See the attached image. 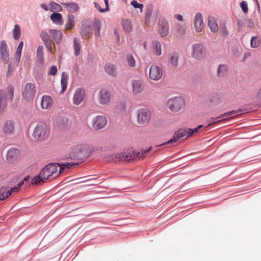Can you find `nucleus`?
Masks as SVG:
<instances>
[{
  "mask_svg": "<svg viewBox=\"0 0 261 261\" xmlns=\"http://www.w3.org/2000/svg\"><path fill=\"white\" fill-rule=\"evenodd\" d=\"M58 167L56 163H49L46 165L40 171L39 174L34 177L32 179V184L33 185H40L45 182L46 180H53L58 176L57 174Z\"/></svg>",
  "mask_w": 261,
  "mask_h": 261,
  "instance_id": "1",
  "label": "nucleus"
},
{
  "mask_svg": "<svg viewBox=\"0 0 261 261\" xmlns=\"http://www.w3.org/2000/svg\"><path fill=\"white\" fill-rule=\"evenodd\" d=\"M14 87L9 85L7 88L0 90V114H2L7 105V102H12L14 96Z\"/></svg>",
  "mask_w": 261,
  "mask_h": 261,
  "instance_id": "2",
  "label": "nucleus"
},
{
  "mask_svg": "<svg viewBox=\"0 0 261 261\" xmlns=\"http://www.w3.org/2000/svg\"><path fill=\"white\" fill-rule=\"evenodd\" d=\"M160 15L159 10H154V6L152 4H149L145 10V23L147 26H150L152 23H154L156 19Z\"/></svg>",
  "mask_w": 261,
  "mask_h": 261,
  "instance_id": "3",
  "label": "nucleus"
},
{
  "mask_svg": "<svg viewBox=\"0 0 261 261\" xmlns=\"http://www.w3.org/2000/svg\"><path fill=\"white\" fill-rule=\"evenodd\" d=\"M92 150L90 146L82 145L78 147L75 151L70 154L71 158H73L79 160H83L88 158L92 153Z\"/></svg>",
  "mask_w": 261,
  "mask_h": 261,
  "instance_id": "4",
  "label": "nucleus"
},
{
  "mask_svg": "<svg viewBox=\"0 0 261 261\" xmlns=\"http://www.w3.org/2000/svg\"><path fill=\"white\" fill-rule=\"evenodd\" d=\"M48 130L47 125L44 123L40 122L35 127L33 136L36 140L42 141L46 137Z\"/></svg>",
  "mask_w": 261,
  "mask_h": 261,
  "instance_id": "5",
  "label": "nucleus"
},
{
  "mask_svg": "<svg viewBox=\"0 0 261 261\" xmlns=\"http://www.w3.org/2000/svg\"><path fill=\"white\" fill-rule=\"evenodd\" d=\"M167 105L171 111L178 112L184 107L185 103L184 99L179 96L170 98Z\"/></svg>",
  "mask_w": 261,
  "mask_h": 261,
  "instance_id": "6",
  "label": "nucleus"
},
{
  "mask_svg": "<svg viewBox=\"0 0 261 261\" xmlns=\"http://www.w3.org/2000/svg\"><path fill=\"white\" fill-rule=\"evenodd\" d=\"M93 30L92 21L90 18H85L82 21L81 35L83 38H88Z\"/></svg>",
  "mask_w": 261,
  "mask_h": 261,
  "instance_id": "7",
  "label": "nucleus"
},
{
  "mask_svg": "<svg viewBox=\"0 0 261 261\" xmlns=\"http://www.w3.org/2000/svg\"><path fill=\"white\" fill-rule=\"evenodd\" d=\"M188 132L187 129L180 128L174 133L171 139L165 143H163L162 144H161L160 146L167 144L171 145L177 142L180 139H182L183 140L186 139L189 137V136H188Z\"/></svg>",
  "mask_w": 261,
  "mask_h": 261,
  "instance_id": "8",
  "label": "nucleus"
},
{
  "mask_svg": "<svg viewBox=\"0 0 261 261\" xmlns=\"http://www.w3.org/2000/svg\"><path fill=\"white\" fill-rule=\"evenodd\" d=\"M35 88V85L34 84L28 83L25 84L22 93L25 100L29 101L34 98L36 92Z\"/></svg>",
  "mask_w": 261,
  "mask_h": 261,
  "instance_id": "9",
  "label": "nucleus"
},
{
  "mask_svg": "<svg viewBox=\"0 0 261 261\" xmlns=\"http://www.w3.org/2000/svg\"><path fill=\"white\" fill-rule=\"evenodd\" d=\"M169 23L164 17L161 16L159 19L158 31L162 37H165L169 34Z\"/></svg>",
  "mask_w": 261,
  "mask_h": 261,
  "instance_id": "10",
  "label": "nucleus"
},
{
  "mask_svg": "<svg viewBox=\"0 0 261 261\" xmlns=\"http://www.w3.org/2000/svg\"><path fill=\"white\" fill-rule=\"evenodd\" d=\"M192 56L196 59H202L205 56V50L201 43H196L192 45Z\"/></svg>",
  "mask_w": 261,
  "mask_h": 261,
  "instance_id": "11",
  "label": "nucleus"
},
{
  "mask_svg": "<svg viewBox=\"0 0 261 261\" xmlns=\"http://www.w3.org/2000/svg\"><path fill=\"white\" fill-rule=\"evenodd\" d=\"M138 122L139 124H145L150 119V112L146 108L140 109L137 111Z\"/></svg>",
  "mask_w": 261,
  "mask_h": 261,
  "instance_id": "12",
  "label": "nucleus"
},
{
  "mask_svg": "<svg viewBox=\"0 0 261 261\" xmlns=\"http://www.w3.org/2000/svg\"><path fill=\"white\" fill-rule=\"evenodd\" d=\"M163 75V71L161 67L153 65L149 69V76L150 79L154 81H158Z\"/></svg>",
  "mask_w": 261,
  "mask_h": 261,
  "instance_id": "13",
  "label": "nucleus"
},
{
  "mask_svg": "<svg viewBox=\"0 0 261 261\" xmlns=\"http://www.w3.org/2000/svg\"><path fill=\"white\" fill-rule=\"evenodd\" d=\"M0 54L5 64L8 63L9 60V52L5 40H2L0 42Z\"/></svg>",
  "mask_w": 261,
  "mask_h": 261,
  "instance_id": "14",
  "label": "nucleus"
},
{
  "mask_svg": "<svg viewBox=\"0 0 261 261\" xmlns=\"http://www.w3.org/2000/svg\"><path fill=\"white\" fill-rule=\"evenodd\" d=\"M20 155V153L19 149L14 147H11L7 151L6 159L9 163H13L18 159Z\"/></svg>",
  "mask_w": 261,
  "mask_h": 261,
  "instance_id": "15",
  "label": "nucleus"
},
{
  "mask_svg": "<svg viewBox=\"0 0 261 261\" xmlns=\"http://www.w3.org/2000/svg\"><path fill=\"white\" fill-rule=\"evenodd\" d=\"M99 102L102 105L108 104L111 99V93L106 89H102L98 94Z\"/></svg>",
  "mask_w": 261,
  "mask_h": 261,
  "instance_id": "16",
  "label": "nucleus"
},
{
  "mask_svg": "<svg viewBox=\"0 0 261 261\" xmlns=\"http://www.w3.org/2000/svg\"><path fill=\"white\" fill-rule=\"evenodd\" d=\"M93 127L99 129L104 127L107 123V119L105 116H97L93 120Z\"/></svg>",
  "mask_w": 261,
  "mask_h": 261,
  "instance_id": "17",
  "label": "nucleus"
},
{
  "mask_svg": "<svg viewBox=\"0 0 261 261\" xmlns=\"http://www.w3.org/2000/svg\"><path fill=\"white\" fill-rule=\"evenodd\" d=\"M242 109H238L237 111L233 110L231 111H229L226 113H225L223 114L220 115V116L216 117H212L210 120H208V124L207 125V126H210L213 124L218 123L219 122L222 121L223 120H219L216 121L219 118H222L224 117H229L232 114H236L237 113L242 112Z\"/></svg>",
  "mask_w": 261,
  "mask_h": 261,
  "instance_id": "18",
  "label": "nucleus"
},
{
  "mask_svg": "<svg viewBox=\"0 0 261 261\" xmlns=\"http://www.w3.org/2000/svg\"><path fill=\"white\" fill-rule=\"evenodd\" d=\"M85 96V90L82 88H77L75 90L73 95V103L75 105H80L84 100Z\"/></svg>",
  "mask_w": 261,
  "mask_h": 261,
  "instance_id": "19",
  "label": "nucleus"
},
{
  "mask_svg": "<svg viewBox=\"0 0 261 261\" xmlns=\"http://www.w3.org/2000/svg\"><path fill=\"white\" fill-rule=\"evenodd\" d=\"M194 23L196 31L197 32H201L204 27L201 13H197L196 14L194 17Z\"/></svg>",
  "mask_w": 261,
  "mask_h": 261,
  "instance_id": "20",
  "label": "nucleus"
},
{
  "mask_svg": "<svg viewBox=\"0 0 261 261\" xmlns=\"http://www.w3.org/2000/svg\"><path fill=\"white\" fill-rule=\"evenodd\" d=\"M15 130L14 122L11 120L5 122L3 126L4 133L7 135H11L14 134Z\"/></svg>",
  "mask_w": 261,
  "mask_h": 261,
  "instance_id": "21",
  "label": "nucleus"
},
{
  "mask_svg": "<svg viewBox=\"0 0 261 261\" xmlns=\"http://www.w3.org/2000/svg\"><path fill=\"white\" fill-rule=\"evenodd\" d=\"M48 32L51 35L53 39L57 44H60L62 42L63 34L61 31L58 30L49 29Z\"/></svg>",
  "mask_w": 261,
  "mask_h": 261,
  "instance_id": "22",
  "label": "nucleus"
},
{
  "mask_svg": "<svg viewBox=\"0 0 261 261\" xmlns=\"http://www.w3.org/2000/svg\"><path fill=\"white\" fill-rule=\"evenodd\" d=\"M105 72L112 77H116L117 75V68L115 65L108 63L104 66Z\"/></svg>",
  "mask_w": 261,
  "mask_h": 261,
  "instance_id": "23",
  "label": "nucleus"
},
{
  "mask_svg": "<svg viewBox=\"0 0 261 261\" xmlns=\"http://www.w3.org/2000/svg\"><path fill=\"white\" fill-rule=\"evenodd\" d=\"M208 26L213 33H216L218 31V25L217 18L210 16L208 18Z\"/></svg>",
  "mask_w": 261,
  "mask_h": 261,
  "instance_id": "24",
  "label": "nucleus"
},
{
  "mask_svg": "<svg viewBox=\"0 0 261 261\" xmlns=\"http://www.w3.org/2000/svg\"><path fill=\"white\" fill-rule=\"evenodd\" d=\"M52 105V98L50 96L44 95L41 101V106L43 109L49 108Z\"/></svg>",
  "mask_w": 261,
  "mask_h": 261,
  "instance_id": "25",
  "label": "nucleus"
},
{
  "mask_svg": "<svg viewBox=\"0 0 261 261\" xmlns=\"http://www.w3.org/2000/svg\"><path fill=\"white\" fill-rule=\"evenodd\" d=\"M65 9L70 13H75L79 9L78 4L76 3H62Z\"/></svg>",
  "mask_w": 261,
  "mask_h": 261,
  "instance_id": "26",
  "label": "nucleus"
},
{
  "mask_svg": "<svg viewBox=\"0 0 261 261\" xmlns=\"http://www.w3.org/2000/svg\"><path fill=\"white\" fill-rule=\"evenodd\" d=\"M151 49L154 55L159 56L161 54V45L160 41L153 40L151 42Z\"/></svg>",
  "mask_w": 261,
  "mask_h": 261,
  "instance_id": "27",
  "label": "nucleus"
},
{
  "mask_svg": "<svg viewBox=\"0 0 261 261\" xmlns=\"http://www.w3.org/2000/svg\"><path fill=\"white\" fill-rule=\"evenodd\" d=\"M51 21L57 24L62 25L63 23V17L61 14L54 12L50 16Z\"/></svg>",
  "mask_w": 261,
  "mask_h": 261,
  "instance_id": "28",
  "label": "nucleus"
},
{
  "mask_svg": "<svg viewBox=\"0 0 261 261\" xmlns=\"http://www.w3.org/2000/svg\"><path fill=\"white\" fill-rule=\"evenodd\" d=\"M36 55L38 64L41 66H43L44 64V54L43 47L42 46H39L38 47L36 51Z\"/></svg>",
  "mask_w": 261,
  "mask_h": 261,
  "instance_id": "29",
  "label": "nucleus"
},
{
  "mask_svg": "<svg viewBox=\"0 0 261 261\" xmlns=\"http://www.w3.org/2000/svg\"><path fill=\"white\" fill-rule=\"evenodd\" d=\"M39 64H36L34 67L33 74L36 79H40L42 77L44 73V70Z\"/></svg>",
  "mask_w": 261,
  "mask_h": 261,
  "instance_id": "30",
  "label": "nucleus"
},
{
  "mask_svg": "<svg viewBox=\"0 0 261 261\" xmlns=\"http://www.w3.org/2000/svg\"><path fill=\"white\" fill-rule=\"evenodd\" d=\"M67 81H68V74L66 72H63L61 75V84L62 86V89L60 92L61 93L64 92L67 86Z\"/></svg>",
  "mask_w": 261,
  "mask_h": 261,
  "instance_id": "31",
  "label": "nucleus"
},
{
  "mask_svg": "<svg viewBox=\"0 0 261 261\" xmlns=\"http://www.w3.org/2000/svg\"><path fill=\"white\" fill-rule=\"evenodd\" d=\"M210 101L214 105H218L221 101L222 97L220 94L213 93L210 96Z\"/></svg>",
  "mask_w": 261,
  "mask_h": 261,
  "instance_id": "32",
  "label": "nucleus"
},
{
  "mask_svg": "<svg viewBox=\"0 0 261 261\" xmlns=\"http://www.w3.org/2000/svg\"><path fill=\"white\" fill-rule=\"evenodd\" d=\"M178 58L179 56L177 53L173 52L170 54L169 61L172 66L176 67L178 66Z\"/></svg>",
  "mask_w": 261,
  "mask_h": 261,
  "instance_id": "33",
  "label": "nucleus"
},
{
  "mask_svg": "<svg viewBox=\"0 0 261 261\" xmlns=\"http://www.w3.org/2000/svg\"><path fill=\"white\" fill-rule=\"evenodd\" d=\"M228 71V67L225 64H220L217 69V76L219 77L225 76Z\"/></svg>",
  "mask_w": 261,
  "mask_h": 261,
  "instance_id": "34",
  "label": "nucleus"
},
{
  "mask_svg": "<svg viewBox=\"0 0 261 261\" xmlns=\"http://www.w3.org/2000/svg\"><path fill=\"white\" fill-rule=\"evenodd\" d=\"M11 195V191L6 187H3L0 188V200L7 199Z\"/></svg>",
  "mask_w": 261,
  "mask_h": 261,
  "instance_id": "35",
  "label": "nucleus"
},
{
  "mask_svg": "<svg viewBox=\"0 0 261 261\" xmlns=\"http://www.w3.org/2000/svg\"><path fill=\"white\" fill-rule=\"evenodd\" d=\"M132 87L135 93H139L142 91L141 83L139 80H134L132 82Z\"/></svg>",
  "mask_w": 261,
  "mask_h": 261,
  "instance_id": "36",
  "label": "nucleus"
},
{
  "mask_svg": "<svg viewBox=\"0 0 261 261\" xmlns=\"http://www.w3.org/2000/svg\"><path fill=\"white\" fill-rule=\"evenodd\" d=\"M48 5L49 6V10L51 12H58L62 10L61 6L54 1L49 2Z\"/></svg>",
  "mask_w": 261,
  "mask_h": 261,
  "instance_id": "37",
  "label": "nucleus"
},
{
  "mask_svg": "<svg viewBox=\"0 0 261 261\" xmlns=\"http://www.w3.org/2000/svg\"><path fill=\"white\" fill-rule=\"evenodd\" d=\"M74 25V16L73 14H69L67 16V21L65 24L67 30L71 29Z\"/></svg>",
  "mask_w": 261,
  "mask_h": 261,
  "instance_id": "38",
  "label": "nucleus"
},
{
  "mask_svg": "<svg viewBox=\"0 0 261 261\" xmlns=\"http://www.w3.org/2000/svg\"><path fill=\"white\" fill-rule=\"evenodd\" d=\"M73 48L74 55L77 57L80 55L81 51V42L76 38H74Z\"/></svg>",
  "mask_w": 261,
  "mask_h": 261,
  "instance_id": "39",
  "label": "nucleus"
},
{
  "mask_svg": "<svg viewBox=\"0 0 261 261\" xmlns=\"http://www.w3.org/2000/svg\"><path fill=\"white\" fill-rule=\"evenodd\" d=\"M122 24L123 29L125 31L129 32L132 30L133 24L132 21L128 19H123L122 20Z\"/></svg>",
  "mask_w": 261,
  "mask_h": 261,
  "instance_id": "40",
  "label": "nucleus"
},
{
  "mask_svg": "<svg viewBox=\"0 0 261 261\" xmlns=\"http://www.w3.org/2000/svg\"><path fill=\"white\" fill-rule=\"evenodd\" d=\"M260 44V38L258 36L252 37L250 40V45L252 48H257Z\"/></svg>",
  "mask_w": 261,
  "mask_h": 261,
  "instance_id": "41",
  "label": "nucleus"
},
{
  "mask_svg": "<svg viewBox=\"0 0 261 261\" xmlns=\"http://www.w3.org/2000/svg\"><path fill=\"white\" fill-rule=\"evenodd\" d=\"M21 35L20 28L18 24H16L13 30V36L15 40H17L20 38Z\"/></svg>",
  "mask_w": 261,
  "mask_h": 261,
  "instance_id": "42",
  "label": "nucleus"
},
{
  "mask_svg": "<svg viewBox=\"0 0 261 261\" xmlns=\"http://www.w3.org/2000/svg\"><path fill=\"white\" fill-rule=\"evenodd\" d=\"M186 30V25L178 24L176 26V32L177 35L179 36H182L185 34Z\"/></svg>",
  "mask_w": 261,
  "mask_h": 261,
  "instance_id": "43",
  "label": "nucleus"
},
{
  "mask_svg": "<svg viewBox=\"0 0 261 261\" xmlns=\"http://www.w3.org/2000/svg\"><path fill=\"white\" fill-rule=\"evenodd\" d=\"M23 45V41H21L20 42H19V43L17 46L16 51V60H17V61L18 62H19V61H20Z\"/></svg>",
  "mask_w": 261,
  "mask_h": 261,
  "instance_id": "44",
  "label": "nucleus"
},
{
  "mask_svg": "<svg viewBox=\"0 0 261 261\" xmlns=\"http://www.w3.org/2000/svg\"><path fill=\"white\" fill-rule=\"evenodd\" d=\"M126 60L128 64L130 67H133L135 66L136 62L135 60L131 54H127L126 55Z\"/></svg>",
  "mask_w": 261,
  "mask_h": 261,
  "instance_id": "45",
  "label": "nucleus"
},
{
  "mask_svg": "<svg viewBox=\"0 0 261 261\" xmlns=\"http://www.w3.org/2000/svg\"><path fill=\"white\" fill-rule=\"evenodd\" d=\"M56 165L60 167L59 171H57V174L56 176H59L60 175L66 173L67 171L65 169V167H64V165L63 163H56Z\"/></svg>",
  "mask_w": 261,
  "mask_h": 261,
  "instance_id": "46",
  "label": "nucleus"
},
{
  "mask_svg": "<svg viewBox=\"0 0 261 261\" xmlns=\"http://www.w3.org/2000/svg\"><path fill=\"white\" fill-rule=\"evenodd\" d=\"M115 158L118 159L120 161H125L127 159V153L125 152L117 153L115 154Z\"/></svg>",
  "mask_w": 261,
  "mask_h": 261,
  "instance_id": "47",
  "label": "nucleus"
},
{
  "mask_svg": "<svg viewBox=\"0 0 261 261\" xmlns=\"http://www.w3.org/2000/svg\"><path fill=\"white\" fill-rule=\"evenodd\" d=\"M130 4L135 8H139L140 10V11L142 12L143 11V5L142 4H139L136 0H133L131 2Z\"/></svg>",
  "mask_w": 261,
  "mask_h": 261,
  "instance_id": "48",
  "label": "nucleus"
},
{
  "mask_svg": "<svg viewBox=\"0 0 261 261\" xmlns=\"http://www.w3.org/2000/svg\"><path fill=\"white\" fill-rule=\"evenodd\" d=\"M40 37L44 42L50 40L49 36L45 31H42L40 33Z\"/></svg>",
  "mask_w": 261,
  "mask_h": 261,
  "instance_id": "49",
  "label": "nucleus"
},
{
  "mask_svg": "<svg viewBox=\"0 0 261 261\" xmlns=\"http://www.w3.org/2000/svg\"><path fill=\"white\" fill-rule=\"evenodd\" d=\"M245 25L249 28H253L254 26V22L252 19L247 18L244 20Z\"/></svg>",
  "mask_w": 261,
  "mask_h": 261,
  "instance_id": "50",
  "label": "nucleus"
},
{
  "mask_svg": "<svg viewBox=\"0 0 261 261\" xmlns=\"http://www.w3.org/2000/svg\"><path fill=\"white\" fill-rule=\"evenodd\" d=\"M58 72L57 67L55 65H53L50 67L49 71H48V74L55 76L57 74Z\"/></svg>",
  "mask_w": 261,
  "mask_h": 261,
  "instance_id": "51",
  "label": "nucleus"
},
{
  "mask_svg": "<svg viewBox=\"0 0 261 261\" xmlns=\"http://www.w3.org/2000/svg\"><path fill=\"white\" fill-rule=\"evenodd\" d=\"M240 7L242 10V11L245 13H247L248 11L247 3L246 1H242L240 3Z\"/></svg>",
  "mask_w": 261,
  "mask_h": 261,
  "instance_id": "52",
  "label": "nucleus"
},
{
  "mask_svg": "<svg viewBox=\"0 0 261 261\" xmlns=\"http://www.w3.org/2000/svg\"><path fill=\"white\" fill-rule=\"evenodd\" d=\"M64 165V167H65V169L68 171L69 169H71L72 167H73L74 166L79 165V163H74V162H71V163H63Z\"/></svg>",
  "mask_w": 261,
  "mask_h": 261,
  "instance_id": "53",
  "label": "nucleus"
},
{
  "mask_svg": "<svg viewBox=\"0 0 261 261\" xmlns=\"http://www.w3.org/2000/svg\"><path fill=\"white\" fill-rule=\"evenodd\" d=\"M94 26L95 30H100L101 29V20L98 18L94 19Z\"/></svg>",
  "mask_w": 261,
  "mask_h": 261,
  "instance_id": "54",
  "label": "nucleus"
},
{
  "mask_svg": "<svg viewBox=\"0 0 261 261\" xmlns=\"http://www.w3.org/2000/svg\"><path fill=\"white\" fill-rule=\"evenodd\" d=\"M187 130L188 132V136H189V137L199 131L197 127L193 129L190 128H187Z\"/></svg>",
  "mask_w": 261,
  "mask_h": 261,
  "instance_id": "55",
  "label": "nucleus"
},
{
  "mask_svg": "<svg viewBox=\"0 0 261 261\" xmlns=\"http://www.w3.org/2000/svg\"><path fill=\"white\" fill-rule=\"evenodd\" d=\"M44 45L47 49L51 51L52 49L51 41V40L44 42Z\"/></svg>",
  "mask_w": 261,
  "mask_h": 261,
  "instance_id": "56",
  "label": "nucleus"
},
{
  "mask_svg": "<svg viewBox=\"0 0 261 261\" xmlns=\"http://www.w3.org/2000/svg\"><path fill=\"white\" fill-rule=\"evenodd\" d=\"M238 27L239 30H242L244 27H245L244 21L237 20Z\"/></svg>",
  "mask_w": 261,
  "mask_h": 261,
  "instance_id": "57",
  "label": "nucleus"
},
{
  "mask_svg": "<svg viewBox=\"0 0 261 261\" xmlns=\"http://www.w3.org/2000/svg\"><path fill=\"white\" fill-rule=\"evenodd\" d=\"M13 71V68L11 66L10 64L8 65V71L6 74L7 77H9L12 74V72Z\"/></svg>",
  "mask_w": 261,
  "mask_h": 261,
  "instance_id": "58",
  "label": "nucleus"
},
{
  "mask_svg": "<svg viewBox=\"0 0 261 261\" xmlns=\"http://www.w3.org/2000/svg\"><path fill=\"white\" fill-rule=\"evenodd\" d=\"M105 4L106 5V8L103 10H101L103 12H108L110 10L109 5V0H104Z\"/></svg>",
  "mask_w": 261,
  "mask_h": 261,
  "instance_id": "59",
  "label": "nucleus"
},
{
  "mask_svg": "<svg viewBox=\"0 0 261 261\" xmlns=\"http://www.w3.org/2000/svg\"><path fill=\"white\" fill-rule=\"evenodd\" d=\"M94 5L95 8L97 10H98L100 12H101V13H104L105 12H103L101 10H103V9L101 8L100 5L98 3L94 2Z\"/></svg>",
  "mask_w": 261,
  "mask_h": 261,
  "instance_id": "60",
  "label": "nucleus"
},
{
  "mask_svg": "<svg viewBox=\"0 0 261 261\" xmlns=\"http://www.w3.org/2000/svg\"><path fill=\"white\" fill-rule=\"evenodd\" d=\"M222 35L224 37H226L228 35V32L227 30L226 27H224L221 29Z\"/></svg>",
  "mask_w": 261,
  "mask_h": 261,
  "instance_id": "61",
  "label": "nucleus"
},
{
  "mask_svg": "<svg viewBox=\"0 0 261 261\" xmlns=\"http://www.w3.org/2000/svg\"><path fill=\"white\" fill-rule=\"evenodd\" d=\"M127 153V159H126L127 161H130L131 160H134L133 154L132 153L129 152H126Z\"/></svg>",
  "mask_w": 261,
  "mask_h": 261,
  "instance_id": "62",
  "label": "nucleus"
},
{
  "mask_svg": "<svg viewBox=\"0 0 261 261\" xmlns=\"http://www.w3.org/2000/svg\"><path fill=\"white\" fill-rule=\"evenodd\" d=\"M40 7L41 8H42L43 10H44L46 11H47L49 10L48 7L46 4H41L40 5Z\"/></svg>",
  "mask_w": 261,
  "mask_h": 261,
  "instance_id": "63",
  "label": "nucleus"
},
{
  "mask_svg": "<svg viewBox=\"0 0 261 261\" xmlns=\"http://www.w3.org/2000/svg\"><path fill=\"white\" fill-rule=\"evenodd\" d=\"M132 153L133 154L134 160H135L136 158L138 157V155L140 154V153L139 152L136 151H133Z\"/></svg>",
  "mask_w": 261,
  "mask_h": 261,
  "instance_id": "64",
  "label": "nucleus"
}]
</instances>
